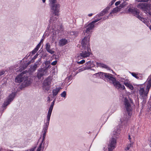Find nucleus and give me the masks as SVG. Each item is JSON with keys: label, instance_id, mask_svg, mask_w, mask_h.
<instances>
[{"label": "nucleus", "instance_id": "nucleus-1", "mask_svg": "<svg viewBox=\"0 0 151 151\" xmlns=\"http://www.w3.org/2000/svg\"><path fill=\"white\" fill-rule=\"evenodd\" d=\"M101 19H98L92 21L91 23L88 24L86 30H85L83 31L84 35H85L87 36V35L88 34V35L87 36H85L81 41L82 48H90L89 47V42L90 30L93 28L95 23L97 22Z\"/></svg>", "mask_w": 151, "mask_h": 151}, {"label": "nucleus", "instance_id": "nucleus-2", "mask_svg": "<svg viewBox=\"0 0 151 151\" xmlns=\"http://www.w3.org/2000/svg\"><path fill=\"white\" fill-rule=\"evenodd\" d=\"M96 75H99L100 76H104L106 78L111 81L114 86L118 89L124 90L125 89L124 86L120 83L119 81H116V79L113 77L112 76V75L111 74L102 72H100L99 73H96Z\"/></svg>", "mask_w": 151, "mask_h": 151}, {"label": "nucleus", "instance_id": "nucleus-3", "mask_svg": "<svg viewBox=\"0 0 151 151\" xmlns=\"http://www.w3.org/2000/svg\"><path fill=\"white\" fill-rule=\"evenodd\" d=\"M132 103L131 100H128L126 98H125L124 101V109L127 111L128 116L124 115L123 118L121 119V121L123 122V121L127 122L130 116L132 114V107L131 103Z\"/></svg>", "mask_w": 151, "mask_h": 151}, {"label": "nucleus", "instance_id": "nucleus-4", "mask_svg": "<svg viewBox=\"0 0 151 151\" xmlns=\"http://www.w3.org/2000/svg\"><path fill=\"white\" fill-rule=\"evenodd\" d=\"M15 81L18 83L24 81L23 84L26 86L29 85L32 82V80L30 78L27 77L26 72L24 71L22 73L19 75L17 76L15 79Z\"/></svg>", "mask_w": 151, "mask_h": 151}, {"label": "nucleus", "instance_id": "nucleus-5", "mask_svg": "<svg viewBox=\"0 0 151 151\" xmlns=\"http://www.w3.org/2000/svg\"><path fill=\"white\" fill-rule=\"evenodd\" d=\"M81 51L77 55L78 60H80L89 56L90 55L91 50L90 48H82Z\"/></svg>", "mask_w": 151, "mask_h": 151}, {"label": "nucleus", "instance_id": "nucleus-6", "mask_svg": "<svg viewBox=\"0 0 151 151\" xmlns=\"http://www.w3.org/2000/svg\"><path fill=\"white\" fill-rule=\"evenodd\" d=\"M128 11L129 12H131L139 20L148 26L147 24L148 22H147V19L144 18L143 17H142L139 16V12L138 10L137 9H132L129 8L128 9Z\"/></svg>", "mask_w": 151, "mask_h": 151}, {"label": "nucleus", "instance_id": "nucleus-7", "mask_svg": "<svg viewBox=\"0 0 151 151\" xmlns=\"http://www.w3.org/2000/svg\"><path fill=\"white\" fill-rule=\"evenodd\" d=\"M56 1V0H49V5L51 7V9L55 12V14L58 15V13L59 12L60 5L58 4H54Z\"/></svg>", "mask_w": 151, "mask_h": 151}, {"label": "nucleus", "instance_id": "nucleus-8", "mask_svg": "<svg viewBox=\"0 0 151 151\" xmlns=\"http://www.w3.org/2000/svg\"><path fill=\"white\" fill-rule=\"evenodd\" d=\"M116 139L114 138H112L108 145V151H112L116 147Z\"/></svg>", "mask_w": 151, "mask_h": 151}, {"label": "nucleus", "instance_id": "nucleus-9", "mask_svg": "<svg viewBox=\"0 0 151 151\" xmlns=\"http://www.w3.org/2000/svg\"><path fill=\"white\" fill-rule=\"evenodd\" d=\"M14 96V93H12V94H10L9 96L7 101L4 102L3 105V107H5L9 105L10 103L13 100Z\"/></svg>", "mask_w": 151, "mask_h": 151}, {"label": "nucleus", "instance_id": "nucleus-10", "mask_svg": "<svg viewBox=\"0 0 151 151\" xmlns=\"http://www.w3.org/2000/svg\"><path fill=\"white\" fill-rule=\"evenodd\" d=\"M37 77L39 79H40L44 75L46 74L47 73L46 69L41 68L38 70Z\"/></svg>", "mask_w": 151, "mask_h": 151}, {"label": "nucleus", "instance_id": "nucleus-11", "mask_svg": "<svg viewBox=\"0 0 151 151\" xmlns=\"http://www.w3.org/2000/svg\"><path fill=\"white\" fill-rule=\"evenodd\" d=\"M50 116L47 115V122L45 124V125L44 126L43 130L44 132H47V130L48 127V126L49 123V121L50 119Z\"/></svg>", "mask_w": 151, "mask_h": 151}, {"label": "nucleus", "instance_id": "nucleus-12", "mask_svg": "<svg viewBox=\"0 0 151 151\" xmlns=\"http://www.w3.org/2000/svg\"><path fill=\"white\" fill-rule=\"evenodd\" d=\"M51 84V82L50 81L46 80L43 83V88L45 90H48L50 88V85Z\"/></svg>", "mask_w": 151, "mask_h": 151}, {"label": "nucleus", "instance_id": "nucleus-13", "mask_svg": "<svg viewBox=\"0 0 151 151\" xmlns=\"http://www.w3.org/2000/svg\"><path fill=\"white\" fill-rule=\"evenodd\" d=\"M147 7V4L146 3H139L137 5V7L138 8L142 9L146 11V9Z\"/></svg>", "mask_w": 151, "mask_h": 151}, {"label": "nucleus", "instance_id": "nucleus-14", "mask_svg": "<svg viewBox=\"0 0 151 151\" xmlns=\"http://www.w3.org/2000/svg\"><path fill=\"white\" fill-rule=\"evenodd\" d=\"M51 46L49 43H47L45 45V49L47 51L51 54H53L54 52V51L50 49Z\"/></svg>", "mask_w": 151, "mask_h": 151}, {"label": "nucleus", "instance_id": "nucleus-15", "mask_svg": "<svg viewBox=\"0 0 151 151\" xmlns=\"http://www.w3.org/2000/svg\"><path fill=\"white\" fill-rule=\"evenodd\" d=\"M120 127L119 126L116 127V129L113 132V137H117L120 133V129H119Z\"/></svg>", "mask_w": 151, "mask_h": 151}, {"label": "nucleus", "instance_id": "nucleus-16", "mask_svg": "<svg viewBox=\"0 0 151 151\" xmlns=\"http://www.w3.org/2000/svg\"><path fill=\"white\" fill-rule=\"evenodd\" d=\"M68 43V40L65 39H62L60 40L59 42V45L60 46H63Z\"/></svg>", "mask_w": 151, "mask_h": 151}, {"label": "nucleus", "instance_id": "nucleus-17", "mask_svg": "<svg viewBox=\"0 0 151 151\" xmlns=\"http://www.w3.org/2000/svg\"><path fill=\"white\" fill-rule=\"evenodd\" d=\"M59 12L58 13V14L56 15L55 14V12L54 11V13L53 14L52 17H50V23H53L57 20V18L56 17V16H58L59 14Z\"/></svg>", "mask_w": 151, "mask_h": 151}, {"label": "nucleus", "instance_id": "nucleus-18", "mask_svg": "<svg viewBox=\"0 0 151 151\" xmlns=\"http://www.w3.org/2000/svg\"><path fill=\"white\" fill-rule=\"evenodd\" d=\"M122 7L120 5L119 6H117L113 9L111 12L110 13V15H111L112 14H114L120 11V9L122 8Z\"/></svg>", "mask_w": 151, "mask_h": 151}, {"label": "nucleus", "instance_id": "nucleus-19", "mask_svg": "<svg viewBox=\"0 0 151 151\" xmlns=\"http://www.w3.org/2000/svg\"><path fill=\"white\" fill-rule=\"evenodd\" d=\"M68 34L70 36H72L73 37H75L78 36V32L77 31H69L68 32Z\"/></svg>", "mask_w": 151, "mask_h": 151}, {"label": "nucleus", "instance_id": "nucleus-20", "mask_svg": "<svg viewBox=\"0 0 151 151\" xmlns=\"http://www.w3.org/2000/svg\"><path fill=\"white\" fill-rule=\"evenodd\" d=\"M40 64L38 62V61H37V62L35 63L34 65L31 67L30 71L32 72L35 71Z\"/></svg>", "mask_w": 151, "mask_h": 151}, {"label": "nucleus", "instance_id": "nucleus-21", "mask_svg": "<svg viewBox=\"0 0 151 151\" xmlns=\"http://www.w3.org/2000/svg\"><path fill=\"white\" fill-rule=\"evenodd\" d=\"M54 104V101H53L49 108V110L48 112L47 115L51 116L52 111L53 109V106Z\"/></svg>", "mask_w": 151, "mask_h": 151}, {"label": "nucleus", "instance_id": "nucleus-22", "mask_svg": "<svg viewBox=\"0 0 151 151\" xmlns=\"http://www.w3.org/2000/svg\"><path fill=\"white\" fill-rule=\"evenodd\" d=\"M61 88L60 87L56 88L52 91V93L53 96H56L58 93L60 91V89Z\"/></svg>", "mask_w": 151, "mask_h": 151}, {"label": "nucleus", "instance_id": "nucleus-23", "mask_svg": "<svg viewBox=\"0 0 151 151\" xmlns=\"http://www.w3.org/2000/svg\"><path fill=\"white\" fill-rule=\"evenodd\" d=\"M124 84L126 86L128 87L131 90H133V89L134 87L131 84H130V83H129L127 82L126 81H125L124 82Z\"/></svg>", "mask_w": 151, "mask_h": 151}, {"label": "nucleus", "instance_id": "nucleus-24", "mask_svg": "<svg viewBox=\"0 0 151 151\" xmlns=\"http://www.w3.org/2000/svg\"><path fill=\"white\" fill-rule=\"evenodd\" d=\"M97 65L98 67H101L102 68H108V67L105 64L98 63H97Z\"/></svg>", "mask_w": 151, "mask_h": 151}, {"label": "nucleus", "instance_id": "nucleus-25", "mask_svg": "<svg viewBox=\"0 0 151 151\" xmlns=\"http://www.w3.org/2000/svg\"><path fill=\"white\" fill-rule=\"evenodd\" d=\"M50 62L49 61H47L45 63V64L46 66V70L48 68H51V66L50 65Z\"/></svg>", "mask_w": 151, "mask_h": 151}, {"label": "nucleus", "instance_id": "nucleus-26", "mask_svg": "<svg viewBox=\"0 0 151 151\" xmlns=\"http://www.w3.org/2000/svg\"><path fill=\"white\" fill-rule=\"evenodd\" d=\"M108 12V9H104L101 12L100 14L99 15L100 16H102Z\"/></svg>", "mask_w": 151, "mask_h": 151}, {"label": "nucleus", "instance_id": "nucleus-27", "mask_svg": "<svg viewBox=\"0 0 151 151\" xmlns=\"http://www.w3.org/2000/svg\"><path fill=\"white\" fill-rule=\"evenodd\" d=\"M133 143L131 142L127 146V147L125 148V150H128L129 149L130 147L132 146Z\"/></svg>", "mask_w": 151, "mask_h": 151}, {"label": "nucleus", "instance_id": "nucleus-28", "mask_svg": "<svg viewBox=\"0 0 151 151\" xmlns=\"http://www.w3.org/2000/svg\"><path fill=\"white\" fill-rule=\"evenodd\" d=\"M131 74L134 77L137 79H138L139 78V77L137 76V74H136V73H131Z\"/></svg>", "mask_w": 151, "mask_h": 151}, {"label": "nucleus", "instance_id": "nucleus-29", "mask_svg": "<svg viewBox=\"0 0 151 151\" xmlns=\"http://www.w3.org/2000/svg\"><path fill=\"white\" fill-rule=\"evenodd\" d=\"M66 93L65 91H63L61 94V96L62 97H65L66 96Z\"/></svg>", "mask_w": 151, "mask_h": 151}, {"label": "nucleus", "instance_id": "nucleus-30", "mask_svg": "<svg viewBox=\"0 0 151 151\" xmlns=\"http://www.w3.org/2000/svg\"><path fill=\"white\" fill-rule=\"evenodd\" d=\"M85 60H83L80 61H78L77 62V63L78 64H83V63H85Z\"/></svg>", "mask_w": 151, "mask_h": 151}, {"label": "nucleus", "instance_id": "nucleus-31", "mask_svg": "<svg viewBox=\"0 0 151 151\" xmlns=\"http://www.w3.org/2000/svg\"><path fill=\"white\" fill-rule=\"evenodd\" d=\"M91 61H89L85 63V65L88 66H91Z\"/></svg>", "mask_w": 151, "mask_h": 151}, {"label": "nucleus", "instance_id": "nucleus-32", "mask_svg": "<svg viewBox=\"0 0 151 151\" xmlns=\"http://www.w3.org/2000/svg\"><path fill=\"white\" fill-rule=\"evenodd\" d=\"M149 0H137V1L138 2H147Z\"/></svg>", "mask_w": 151, "mask_h": 151}, {"label": "nucleus", "instance_id": "nucleus-33", "mask_svg": "<svg viewBox=\"0 0 151 151\" xmlns=\"http://www.w3.org/2000/svg\"><path fill=\"white\" fill-rule=\"evenodd\" d=\"M41 45V44L40 43V42L37 46L35 48H37V49L38 50L40 48V46Z\"/></svg>", "mask_w": 151, "mask_h": 151}, {"label": "nucleus", "instance_id": "nucleus-34", "mask_svg": "<svg viewBox=\"0 0 151 151\" xmlns=\"http://www.w3.org/2000/svg\"><path fill=\"white\" fill-rule=\"evenodd\" d=\"M57 63V61L56 60H55L52 62L51 63V64L52 65H55Z\"/></svg>", "mask_w": 151, "mask_h": 151}, {"label": "nucleus", "instance_id": "nucleus-35", "mask_svg": "<svg viewBox=\"0 0 151 151\" xmlns=\"http://www.w3.org/2000/svg\"><path fill=\"white\" fill-rule=\"evenodd\" d=\"M38 50L37 49V48H35L32 51V53L33 54H35V53L37 52V51Z\"/></svg>", "mask_w": 151, "mask_h": 151}, {"label": "nucleus", "instance_id": "nucleus-36", "mask_svg": "<svg viewBox=\"0 0 151 151\" xmlns=\"http://www.w3.org/2000/svg\"><path fill=\"white\" fill-rule=\"evenodd\" d=\"M5 71L4 70H1L0 72V76H2V75L4 74L5 73Z\"/></svg>", "mask_w": 151, "mask_h": 151}, {"label": "nucleus", "instance_id": "nucleus-37", "mask_svg": "<svg viewBox=\"0 0 151 151\" xmlns=\"http://www.w3.org/2000/svg\"><path fill=\"white\" fill-rule=\"evenodd\" d=\"M42 145H40L39 147L37 149V151H40L41 149Z\"/></svg>", "mask_w": 151, "mask_h": 151}, {"label": "nucleus", "instance_id": "nucleus-38", "mask_svg": "<svg viewBox=\"0 0 151 151\" xmlns=\"http://www.w3.org/2000/svg\"><path fill=\"white\" fill-rule=\"evenodd\" d=\"M45 139L42 138L41 143L40 145H42V144L44 145V141Z\"/></svg>", "mask_w": 151, "mask_h": 151}, {"label": "nucleus", "instance_id": "nucleus-39", "mask_svg": "<svg viewBox=\"0 0 151 151\" xmlns=\"http://www.w3.org/2000/svg\"><path fill=\"white\" fill-rule=\"evenodd\" d=\"M121 2V1H117L115 3V5L116 6H117L118 5H119L120 3Z\"/></svg>", "mask_w": 151, "mask_h": 151}, {"label": "nucleus", "instance_id": "nucleus-40", "mask_svg": "<svg viewBox=\"0 0 151 151\" xmlns=\"http://www.w3.org/2000/svg\"><path fill=\"white\" fill-rule=\"evenodd\" d=\"M46 132H44V133L43 134V139H45Z\"/></svg>", "mask_w": 151, "mask_h": 151}, {"label": "nucleus", "instance_id": "nucleus-41", "mask_svg": "<svg viewBox=\"0 0 151 151\" xmlns=\"http://www.w3.org/2000/svg\"><path fill=\"white\" fill-rule=\"evenodd\" d=\"M116 0H113L111 2V5H112V4H113L116 1Z\"/></svg>", "mask_w": 151, "mask_h": 151}, {"label": "nucleus", "instance_id": "nucleus-42", "mask_svg": "<svg viewBox=\"0 0 151 151\" xmlns=\"http://www.w3.org/2000/svg\"><path fill=\"white\" fill-rule=\"evenodd\" d=\"M37 57V55H36L33 57L32 59L33 60H35Z\"/></svg>", "mask_w": 151, "mask_h": 151}, {"label": "nucleus", "instance_id": "nucleus-43", "mask_svg": "<svg viewBox=\"0 0 151 151\" xmlns=\"http://www.w3.org/2000/svg\"><path fill=\"white\" fill-rule=\"evenodd\" d=\"M35 147H33V148H31L30 150L29 151H34L35 150Z\"/></svg>", "mask_w": 151, "mask_h": 151}, {"label": "nucleus", "instance_id": "nucleus-44", "mask_svg": "<svg viewBox=\"0 0 151 151\" xmlns=\"http://www.w3.org/2000/svg\"><path fill=\"white\" fill-rule=\"evenodd\" d=\"M0 151H9V150H0Z\"/></svg>", "mask_w": 151, "mask_h": 151}, {"label": "nucleus", "instance_id": "nucleus-45", "mask_svg": "<svg viewBox=\"0 0 151 151\" xmlns=\"http://www.w3.org/2000/svg\"><path fill=\"white\" fill-rule=\"evenodd\" d=\"M128 139L129 140H130H130L131 139V138L130 137V136L129 135Z\"/></svg>", "mask_w": 151, "mask_h": 151}, {"label": "nucleus", "instance_id": "nucleus-46", "mask_svg": "<svg viewBox=\"0 0 151 151\" xmlns=\"http://www.w3.org/2000/svg\"><path fill=\"white\" fill-rule=\"evenodd\" d=\"M47 98H48V100L47 101H50V97L48 96V97H47Z\"/></svg>", "mask_w": 151, "mask_h": 151}, {"label": "nucleus", "instance_id": "nucleus-47", "mask_svg": "<svg viewBox=\"0 0 151 151\" xmlns=\"http://www.w3.org/2000/svg\"><path fill=\"white\" fill-rule=\"evenodd\" d=\"M92 14H88V16L89 17H91L92 16Z\"/></svg>", "mask_w": 151, "mask_h": 151}, {"label": "nucleus", "instance_id": "nucleus-48", "mask_svg": "<svg viewBox=\"0 0 151 151\" xmlns=\"http://www.w3.org/2000/svg\"><path fill=\"white\" fill-rule=\"evenodd\" d=\"M31 62L30 61H29L28 62V63H27V65H28L29 64H30L31 63Z\"/></svg>", "mask_w": 151, "mask_h": 151}, {"label": "nucleus", "instance_id": "nucleus-49", "mask_svg": "<svg viewBox=\"0 0 151 151\" xmlns=\"http://www.w3.org/2000/svg\"><path fill=\"white\" fill-rule=\"evenodd\" d=\"M46 0H42L43 3H45V1Z\"/></svg>", "mask_w": 151, "mask_h": 151}, {"label": "nucleus", "instance_id": "nucleus-50", "mask_svg": "<svg viewBox=\"0 0 151 151\" xmlns=\"http://www.w3.org/2000/svg\"><path fill=\"white\" fill-rule=\"evenodd\" d=\"M43 41V39H42L40 42V43Z\"/></svg>", "mask_w": 151, "mask_h": 151}, {"label": "nucleus", "instance_id": "nucleus-51", "mask_svg": "<svg viewBox=\"0 0 151 151\" xmlns=\"http://www.w3.org/2000/svg\"><path fill=\"white\" fill-rule=\"evenodd\" d=\"M41 59H39L38 61L39 62H40L41 61Z\"/></svg>", "mask_w": 151, "mask_h": 151}]
</instances>
